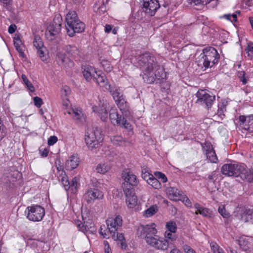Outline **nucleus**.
<instances>
[{
    "label": "nucleus",
    "mask_w": 253,
    "mask_h": 253,
    "mask_svg": "<svg viewBox=\"0 0 253 253\" xmlns=\"http://www.w3.org/2000/svg\"><path fill=\"white\" fill-rule=\"evenodd\" d=\"M138 63L142 69L143 79L148 84H152L163 78V69L156 62L155 57L149 52H145L138 57Z\"/></svg>",
    "instance_id": "f257e3e1"
},
{
    "label": "nucleus",
    "mask_w": 253,
    "mask_h": 253,
    "mask_svg": "<svg viewBox=\"0 0 253 253\" xmlns=\"http://www.w3.org/2000/svg\"><path fill=\"white\" fill-rule=\"evenodd\" d=\"M157 230L154 223L138 226L136 229L137 236L144 239L146 243L157 250H167L169 246L168 240L157 235Z\"/></svg>",
    "instance_id": "f03ea898"
},
{
    "label": "nucleus",
    "mask_w": 253,
    "mask_h": 253,
    "mask_svg": "<svg viewBox=\"0 0 253 253\" xmlns=\"http://www.w3.org/2000/svg\"><path fill=\"white\" fill-rule=\"evenodd\" d=\"M66 29L68 35L71 37L74 36L76 33L84 31L85 24L78 18L76 11H70L66 16Z\"/></svg>",
    "instance_id": "7ed1b4c3"
},
{
    "label": "nucleus",
    "mask_w": 253,
    "mask_h": 253,
    "mask_svg": "<svg viewBox=\"0 0 253 253\" xmlns=\"http://www.w3.org/2000/svg\"><path fill=\"white\" fill-rule=\"evenodd\" d=\"M201 56L200 62L203 64L205 69L214 65L218 62L219 57L216 50L212 47L204 49Z\"/></svg>",
    "instance_id": "20e7f679"
},
{
    "label": "nucleus",
    "mask_w": 253,
    "mask_h": 253,
    "mask_svg": "<svg viewBox=\"0 0 253 253\" xmlns=\"http://www.w3.org/2000/svg\"><path fill=\"white\" fill-rule=\"evenodd\" d=\"M103 140L100 129L97 127L88 129L85 135V141L88 147L92 149L97 148Z\"/></svg>",
    "instance_id": "39448f33"
},
{
    "label": "nucleus",
    "mask_w": 253,
    "mask_h": 253,
    "mask_svg": "<svg viewBox=\"0 0 253 253\" xmlns=\"http://www.w3.org/2000/svg\"><path fill=\"white\" fill-rule=\"evenodd\" d=\"M62 22L60 15H58L54 17L45 31V36L47 40L52 41L57 37L61 30Z\"/></svg>",
    "instance_id": "423d86ee"
},
{
    "label": "nucleus",
    "mask_w": 253,
    "mask_h": 253,
    "mask_svg": "<svg viewBox=\"0 0 253 253\" xmlns=\"http://www.w3.org/2000/svg\"><path fill=\"white\" fill-rule=\"evenodd\" d=\"M123 223L122 218L120 215H117L115 218H108L106 220V224L107 226L108 231L106 232L105 226H101L100 228L99 233L103 236L104 238H109L108 237V233L110 234L113 233H116L118 228L122 226Z\"/></svg>",
    "instance_id": "0eeeda50"
},
{
    "label": "nucleus",
    "mask_w": 253,
    "mask_h": 253,
    "mask_svg": "<svg viewBox=\"0 0 253 253\" xmlns=\"http://www.w3.org/2000/svg\"><path fill=\"white\" fill-rule=\"evenodd\" d=\"M197 100L196 103L209 110L212 106L215 96L208 93L205 90H198L196 94Z\"/></svg>",
    "instance_id": "6e6552de"
},
{
    "label": "nucleus",
    "mask_w": 253,
    "mask_h": 253,
    "mask_svg": "<svg viewBox=\"0 0 253 253\" xmlns=\"http://www.w3.org/2000/svg\"><path fill=\"white\" fill-rule=\"evenodd\" d=\"M122 177L124 182L122 184L123 189L125 188L134 189L133 186H136L138 183V180L136 176L129 169H126L123 171Z\"/></svg>",
    "instance_id": "1a4fd4ad"
},
{
    "label": "nucleus",
    "mask_w": 253,
    "mask_h": 253,
    "mask_svg": "<svg viewBox=\"0 0 253 253\" xmlns=\"http://www.w3.org/2000/svg\"><path fill=\"white\" fill-rule=\"evenodd\" d=\"M125 116L119 115L116 109L112 108L109 111V118L111 123L114 125L122 126L125 128L131 129V125L127 122Z\"/></svg>",
    "instance_id": "9d476101"
},
{
    "label": "nucleus",
    "mask_w": 253,
    "mask_h": 253,
    "mask_svg": "<svg viewBox=\"0 0 253 253\" xmlns=\"http://www.w3.org/2000/svg\"><path fill=\"white\" fill-rule=\"evenodd\" d=\"M28 213L27 217L31 221H41L45 214L44 209L40 206L36 205L27 208Z\"/></svg>",
    "instance_id": "9b49d317"
},
{
    "label": "nucleus",
    "mask_w": 253,
    "mask_h": 253,
    "mask_svg": "<svg viewBox=\"0 0 253 253\" xmlns=\"http://www.w3.org/2000/svg\"><path fill=\"white\" fill-rule=\"evenodd\" d=\"M243 169V166L237 164H226L221 168V172L227 176L238 177L240 170Z\"/></svg>",
    "instance_id": "f8f14e48"
},
{
    "label": "nucleus",
    "mask_w": 253,
    "mask_h": 253,
    "mask_svg": "<svg viewBox=\"0 0 253 253\" xmlns=\"http://www.w3.org/2000/svg\"><path fill=\"white\" fill-rule=\"evenodd\" d=\"M141 2H143L144 12L151 16L155 15L156 10L160 6L158 0H141Z\"/></svg>",
    "instance_id": "ddd939ff"
},
{
    "label": "nucleus",
    "mask_w": 253,
    "mask_h": 253,
    "mask_svg": "<svg viewBox=\"0 0 253 253\" xmlns=\"http://www.w3.org/2000/svg\"><path fill=\"white\" fill-rule=\"evenodd\" d=\"M126 198V204L129 208H134L137 203V197L135 195L134 189L125 188L123 189Z\"/></svg>",
    "instance_id": "4468645a"
},
{
    "label": "nucleus",
    "mask_w": 253,
    "mask_h": 253,
    "mask_svg": "<svg viewBox=\"0 0 253 253\" xmlns=\"http://www.w3.org/2000/svg\"><path fill=\"white\" fill-rule=\"evenodd\" d=\"M87 203H91L95 200H100L103 198V193L97 189H90L84 195Z\"/></svg>",
    "instance_id": "2eb2a0df"
},
{
    "label": "nucleus",
    "mask_w": 253,
    "mask_h": 253,
    "mask_svg": "<svg viewBox=\"0 0 253 253\" xmlns=\"http://www.w3.org/2000/svg\"><path fill=\"white\" fill-rule=\"evenodd\" d=\"M115 102H116L118 107L120 108L123 116H125L126 118L129 117L130 112L129 110V106L127 102L126 101L125 96L118 99V100H116Z\"/></svg>",
    "instance_id": "dca6fc26"
},
{
    "label": "nucleus",
    "mask_w": 253,
    "mask_h": 253,
    "mask_svg": "<svg viewBox=\"0 0 253 253\" xmlns=\"http://www.w3.org/2000/svg\"><path fill=\"white\" fill-rule=\"evenodd\" d=\"M83 69V75L85 80L88 82L93 80L97 72L95 69L89 65L84 66Z\"/></svg>",
    "instance_id": "f3484780"
},
{
    "label": "nucleus",
    "mask_w": 253,
    "mask_h": 253,
    "mask_svg": "<svg viewBox=\"0 0 253 253\" xmlns=\"http://www.w3.org/2000/svg\"><path fill=\"white\" fill-rule=\"evenodd\" d=\"M93 81L95 82L100 87H105L106 89L108 86H111L108 84V81L104 74L97 72Z\"/></svg>",
    "instance_id": "a211bd4d"
},
{
    "label": "nucleus",
    "mask_w": 253,
    "mask_h": 253,
    "mask_svg": "<svg viewBox=\"0 0 253 253\" xmlns=\"http://www.w3.org/2000/svg\"><path fill=\"white\" fill-rule=\"evenodd\" d=\"M19 175V173L17 171H10L5 174L3 178V181L7 185L13 184Z\"/></svg>",
    "instance_id": "6ab92c4d"
},
{
    "label": "nucleus",
    "mask_w": 253,
    "mask_h": 253,
    "mask_svg": "<svg viewBox=\"0 0 253 253\" xmlns=\"http://www.w3.org/2000/svg\"><path fill=\"white\" fill-rule=\"evenodd\" d=\"M107 89L109 91L115 101L125 96L123 94V91L119 87L108 86Z\"/></svg>",
    "instance_id": "aec40b11"
},
{
    "label": "nucleus",
    "mask_w": 253,
    "mask_h": 253,
    "mask_svg": "<svg viewBox=\"0 0 253 253\" xmlns=\"http://www.w3.org/2000/svg\"><path fill=\"white\" fill-rule=\"evenodd\" d=\"M239 176L243 180H246L249 182H253V170L252 169H246L243 167V169L240 170Z\"/></svg>",
    "instance_id": "412c9836"
},
{
    "label": "nucleus",
    "mask_w": 253,
    "mask_h": 253,
    "mask_svg": "<svg viewBox=\"0 0 253 253\" xmlns=\"http://www.w3.org/2000/svg\"><path fill=\"white\" fill-rule=\"evenodd\" d=\"M79 158L76 156L73 155L66 161L65 168L67 170H72L76 168L79 165Z\"/></svg>",
    "instance_id": "4be33fe9"
},
{
    "label": "nucleus",
    "mask_w": 253,
    "mask_h": 253,
    "mask_svg": "<svg viewBox=\"0 0 253 253\" xmlns=\"http://www.w3.org/2000/svg\"><path fill=\"white\" fill-rule=\"evenodd\" d=\"M68 113L72 115L73 119L78 122H83L85 120L84 114L81 109L78 108L73 109L68 111Z\"/></svg>",
    "instance_id": "5701e85b"
},
{
    "label": "nucleus",
    "mask_w": 253,
    "mask_h": 253,
    "mask_svg": "<svg viewBox=\"0 0 253 253\" xmlns=\"http://www.w3.org/2000/svg\"><path fill=\"white\" fill-rule=\"evenodd\" d=\"M57 58L58 61L60 62L62 65L65 67H72L73 66L72 61L63 53L58 52L57 53Z\"/></svg>",
    "instance_id": "b1692460"
},
{
    "label": "nucleus",
    "mask_w": 253,
    "mask_h": 253,
    "mask_svg": "<svg viewBox=\"0 0 253 253\" xmlns=\"http://www.w3.org/2000/svg\"><path fill=\"white\" fill-rule=\"evenodd\" d=\"M92 108L94 112L97 113L98 115L102 121L105 122L107 121L108 119V113L106 107L103 106L99 107L94 106Z\"/></svg>",
    "instance_id": "393cba45"
},
{
    "label": "nucleus",
    "mask_w": 253,
    "mask_h": 253,
    "mask_svg": "<svg viewBox=\"0 0 253 253\" xmlns=\"http://www.w3.org/2000/svg\"><path fill=\"white\" fill-rule=\"evenodd\" d=\"M66 52L73 58H76L79 56L80 50L74 45H67L64 47Z\"/></svg>",
    "instance_id": "a878e982"
},
{
    "label": "nucleus",
    "mask_w": 253,
    "mask_h": 253,
    "mask_svg": "<svg viewBox=\"0 0 253 253\" xmlns=\"http://www.w3.org/2000/svg\"><path fill=\"white\" fill-rule=\"evenodd\" d=\"M241 220L245 222L251 221L253 220V211L250 209H242Z\"/></svg>",
    "instance_id": "bb28decb"
},
{
    "label": "nucleus",
    "mask_w": 253,
    "mask_h": 253,
    "mask_svg": "<svg viewBox=\"0 0 253 253\" xmlns=\"http://www.w3.org/2000/svg\"><path fill=\"white\" fill-rule=\"evenodd\" d=\"M166 192L170 199L174 201L179 199L181 194L177 189L170 187L167 189Z\"/></svg>",
    "instance_id": "cd10ccee"
},
{
    "label": "nucleus",
    "mask_w": 253,
    "mask_h": 253,
    "mask_svg": "<svg viewBox=\"0 0 253 253\" xmlns=\"http://www.w3.org/2000/svg\"><path fill=\"white\" fill-rule=\"evenodd\" d=\"M14 44L16 49L19 52L20 56L24 57L25 54L23 51L22 41L20 40L18 37H14Z\"/></svg>",
    "instance_id": "c85d7f7f"
},
{
    "label": "nucleus",
    "mask_w": 253,
    "mask_h": 253,
    "mask_svg": "<svg viewBox=\"0 0 253 253\" xmlns=\"http://www.w3.org/2000/svg\"><path fill=\"white\" fill-rule=\"evenodd\" d=\"M108 0H102V4L100 6L95 4L93 7L94 11L99 14L104 13L107 10L106 4L108 3Z\"/></svg>",
    "instance_id": "c756f323"
},
{
    "label": "nucleus",
    "mask_w": 253,
    "mask_h": 253,
    "mask_svg": "<svg viewBox=\"0 0 253 253\" xmlns=\"http://www.w3.org/2000/svg\"><path fill=\"white\" fill-rule=\"evenodd\" d=\"M247 122L244 125L243 128L249 132H253V114L247 116Z\"/></svg>",
    "instance_id": "7c9ffc66"
},
{
    "label": "nucleus",
    "mask_w": 253,
    "mask_h": 253,
    "mask_svg": "<svg viewBox=\"0 0 253 253\" xmlns=\"http://www.w3.org/2000/svg\"><path fill=\"white\" fill-rule=\"evenodd\" d=\"M111 167L110 164L107 163H101L97 165L96 170L97 172L103 174L108 171Z\"/></svg>",
    "instance_id": "2f4dec72"
},
{
    "label": "nucleus",
    "mask_w": 253,
    "mask_h": 253,
    "mask_svg": "<svg viewBox=\"0 0 253 253\" xmlns=\"http://www.w3.org/2000/svg\"><path fill=\"white\" fill-rule=\"evenodd\" d=\"M227 104L228 102L226 100H223L220 103L218 104V109L217 112V115L221 118L225 116L224 113L226 111Z\"/></svg>",
    "instance_id": "473e14b6"
},
{
    "label": "nucleus",
    "mask_w": 253,
    "mask_h": 253,
    "mask_svg": "<svg viewBox=\"0 0 253 253\" xmlns=\"http://www.w3.org/2000/svg\"><path fill=\"white\" fill-rule=\"evenodd\" d=\"M111 140L114 144L121 146L126 145V143H129L126 138L120 135L114 136Z\"/></svg>",
    "instance_id": "72a5a7b5"
},
{
    "label": "nucleus",
    "mask_w": 253,
    "mask_h": 253,
    "mask_svg": "<svg viewBox=\"0 0 253 253\" xmlns=\"http://www.w3.org/2000/svg\"><path fill=\"white\" fill-rule=\"evenodd\" d=\"M207 158L212 163H216L217 158L215 152L212 148L207 150L206 152Z\"/></svg>",
    "instance_id": "f704fd0d"
},
{
    "label": "nucleus",
    "mask_w": 253,
    "mask_h": 253,
    "mask_svg": "<svg viewBox=\"0 0 253 253\" xmlns=\"http://www.w3.org/2000/svg\"><path fill=\"white\" fill-rule=\"evenodd\" d=\"M79 181V178L77 177H75L72 179L70 184V189H71L73 193H76L80 187V184Z\"/></svg>",
    "instance_id": "c9c22d12"
},
{
    "label": "nucleus",
    "mask_w": 253,
    "mask_h": 253,
    "mask_svg": "<svg viewBox=\"0 0 253 253\" xmlns=\"http://www.w3.org/2000/svg\"><path fill=\"white\" fill-rule=\"evenodd\" d=\"M147 183L155 189H158L161 188V182L154 175L152 178H149V180H148Z\"/></svg>",
    "instance_id": "e433bc0d"
},
{
    "label": "nucleus",
    "mask_w": 253,
    "mask_h": 253,
    "mask_svg": "<svg viewBox=\"0 0 253 253\" xmlns=\"http://www.w3.org/2000/svg\"><path fill=\"white\" fill-rule=\"evenodd\" d=\"M33 44L37 49L43 48V43L41 37L38 35H36L34 38Z\"/></svg>",
    "instance_id": "4c0bfd02"
},
{
    "label": "nucleus",
    "mask_w": 253,
    "mask_h": 253,
    "mask_svg": "<svg viewBox=\"0 0 253 253\" xmlns=\"http://www.w3.org/2000/svg\"><path fill=\"white\" fill-rule=\"evenodd\" d=\"M166 227L168 229L167 231L172 233H175L177 230V225L175 222L170 221L168 222L166 225Z\"/></svg>",
    "instance_id": "58836bf2"
},
{
    "label": "nucleus",
    "mask_w": 253,
    "mask_h": 253,
    "mask_svg": "<svg viewBox=\"0 0 253 253\" xmlns=\"http://www.w3.org/2000/svg\"><path fill=\"white\" fill-rule=\"evenodd\" d=\"M101 64L104 70L109 73L113 69V66L111 65L110 62L107 60H102Z\"/></svg>",
    "instance_id": "ea45409f"
},
{
    "label": "nucleus",
    "mask_w": 253,
    "mask_h": 253,
    "mask_svg": "<svg viewBox=\"0 0 253 253\" xmlns=\"http://www.w3.org/2000/svg\"><path fill=\"white\" fill-rule=\"evenodd\" d=\"M21 78L26 85L27 88L31 91L34 92L35 91V87L33 84L29 81L26 75L22 74L21 76Z\"/></svg>",
    "instance_id": "a19ab883"
},
{
    "label": "nucleus",
    "mask_w": 253,
    "mask_h": 253,
    "mask_svg": "<svg viewBox=\"0 0 253 253\" xmlns=\"http://www.w3.org/2000/svg\"><path fill=\"white\" fill-rule=\"evenodd\" d=\"M157 211V207L152 206L144 211V215L147 217H150L156 213Z\"/></svg>",
    "instance_id": "79ce46f5"
},
{
    "label": "nucleus",
    "mask_w": 253,
    "mask_h": 253,
    "mask_svg": "<svg viewBox=\"0 0 253 253\" xmlns=\"http://www.w3.org/2000/svg\"><path fill=\"white\" fill-rule=\"evenodd\" d=\"M218 211L221 215L224 218H228L230 216V213L226 210L224 206H220Z\"/></svg>",
    "instance_id": "37998d69"
},
{
    "label": "nucleus",
    "mask_w": 253,
    "mask_h": 253,
    "mask_svg": "<svg viewBox=\"0 0 253 253\" xmlns=\"http://www.w3.org/2000/svg\"><path fill=\"white\" fill-rule=\"evenodd\" d=\"M111 235L112 236V238L114 240L120 241L122 242V244H123L124 242H125L124 234L122 233L119 234L117 232H116V233H113L111 234Z\"/></svg>",
    "instance_id": "c03bdc74"
},
{
    "label": "nucleus",
    "mask_w": 253,
    "mask_h": 253,
    "mask_svg": "<svg viewBox=\"0 0 253 253\" xmlns=\"http://www.w3.org/2000/svg\"><path fill=\"white\" fill-rule=\"evenodd\" d=\"M248 56L252 59L253 58V42H250L248 44L245 49Z\"/></svg>",
    "instance_id": "a18cd8bd"
},
{
    "label": "nucleus",
    "mask_w": 253,
    "mask_h": 253,
    "mask_svg": "<svg viewBox=\"0 0 253 253\" xmlns=\"http://www.w3.org/2000/svg\"><path fill=\"white\" fill-rule=\"evenodd\" d=\"M211 247L213 253H224L223 250L215 242L211 243Z\"/></svg>",
    "instance_id": "49530a36"
},
{
    "label": "nucleus",
    "mask_w": 253,
    "mask_h": 253,
    "mask_svg": "<svg viewBox=\"0 0 253 253\" xmlns=\"http://www.w3.org/2000/svg\"><path fill=\"white\" fill-rule=\"evenodd\" d=\"M154 175L158 178L160 179L161 181L165 183L167 181V177L165 174L160 171H156L154 172Z\"/></svg>",
    "instance_id": "de8ad7c7"
},
{
    "label": "nucleus",
    "mask_w": 253,
    "mask_h": 253,
    "mask_svg": "<svg viewBox=\"0 0 253 253\" xmlns=\"http://www.w3.org/2000/svg\"><path fill=\"white\" fill-rule=\"evenodd\" d=\"M165 236L166 238L170 240L172 242L175 241L176 239V236L175 233H172L167 231L165 233Z\"/></svg>",
    "instance_id": "09e8293b"
},
{
    "label": "nucleus",
    "mask_w": 253,
    "mask_h": 253,
    "mask_svg": "<svg viewBox=\"0 0 253 253\" xmlns=\"http://www.w3.org/2000/svg\"><path fill=\"white\" fill-rule=\"evenodd\" d=\"M198 213L207 217H211V213L209 211V210L204 207L199 210Z\"/></svg>",
    "instance_id": "8fccbe9b"
},
{
    "label": "nucleus",
    "mask_w": 253,
    "mask_h": 253,
    "mask_svg": "<svg viewBox=\"0 0 253 253\" xmlns=\"http://www.w3.org/2000/svg\"><path fill=\"white\" fill-rule=\"evenodd\" d=\"M245 75L246 73L244 71H239L238 73V76L243 84H246L247 83V80L245 77Z\"/></svg>",
    "instance_id": "3c124183"
},
{
    "label": "nucleus",
    "mask_w": 253,
    "mask_h": 253,
    "mask_svg": "<svg viewBox=\"0 0 253 253\" xmlns=\"http://www.w3.org/2000/svg\"><path fill=\"white\" fill-rule=\"evenodd\" d=\"M58 180L60 182H63L66 179L68 178L67 175L66 174L65 172L63 170H59Z\"/></svg>",
    "instance_id": "603ef678"
},
{
    "label": "nucleus",
    "mask_w": 253,
    "mask_h": 253,
    "mask_svg": "<svg viewBox=\"0 0 253 253\" xmlns=\"http://www.w3.org/2000/svg\"><path fill=\"white\" fill-rule=\"evenodd\" d=\"M34 102L35 105L38 108L41 107L42 105L43 104V101H42V99L38 96H36V97H34Z\"/></svg>",
    "instance_id": "864d4df0"
},
{
    "label": "nucleus",
    "mask_w": 253,
    "mask_h": 253,
    "mask_svg": "<svg viewBox=\"0 0 253 253\" xmlns=\"http://www.w3.org/2000/svg\"><path fill=\"white\" fill-rule=\"evenodd\" d=\"M61 93L62 95L67 96L70 93V89L67 86H63L61 89Z\"/></svg>",
    "instance_id": "5fc2aeb1"
},
{
    "label": "nucleus",
    "mask_w": 253,
    "mask_h": 253,
    "mask_svg": "<svg viewBox=\"0 0 253 253\" xmlns=\"http://www.w3.org/2000/svg\"><path fill=\"white\" fill-rule=\"evenodd\" d=\"M61 184L66 191L68 190L70 188V183L69 181L68 178L66 179L63 182H62Z\"/></svg>",
    "instance_id": "6e6d98bb"
},
{
    "label": "nucleus",
    "mask_w": 253,
    "mask_h": 253,
    "mask_svg": "<svg viewBox=\"0 0 253 253\" xmlns=\"http://www.w3.org/2000/svg\"><path fill=\"white\" fill-rule=\"evenodd\" d=\"M225 17L228 20H230L231 22H236L237 21V15L234 14L232 15L228 14L225 15Z\"/></svg>",
    "instance_id": "4d7b16f0"
},
{
    "label": "nucleus",
    "mask_w": 253,
    "mask_h": 253,
    "mask_svg": "<svg viewBox=\"0 0 253 253\" xmlns=\"http://www.w3.org/2000/svg\"><path fill=\"white\" fill-rule=\"evenodd\" d=\"M153 176L152 174L146 171L144 172L143 170H142V177L144 179L147 180V182L148 180H149V178H152Z\"/></svg>",
    "instance_id": "13d9d810"
},
{
    "label": "nucleus",
    "mask_w": 253,
    "mask_h": 253,
    "mask_svg": "<svg viewBox=\"0 0 253 253\" xmlns=\"http://www.w3.org/2000/svg\"><path fill=\"white\" fill-rule=\"evenodd\" d=\"M57 141V138L55 136H51L48 139V144L50 146L54 145Z\"/></svg>",
    "instance_id": "bf43d9fd"
},
{
    "label": "nucleus",
    "mask_w": 253,
    "mask_h": 253,
    "mask_svg": "<svg viewBox=\"0 0 253 253\" xmlns=\"http://www.w3.org/2000/svg\"><path fill=\"white\" fill-rule=\"evenodd\" d=\"M44 47H43V48H41V49H37L38 54L42 61H44L46 59L44 54Z\"/></svg>",
    "instance_id": "052dcab7"
},
{
    "label": "nucleus",
    "mask_w": 253,
    "mask_h": 253,
    "mask_svg": "<svg viewBox=\"0 0 253 253\" xmlns=\"http://www.w3.org/2000/svg\"><path fill=\"white\" fill-rule=\"evenodd\" d=\"M183 249L186 253H196L192 249L187 245H185L183 247Z\"/></svg>",
    "instance_id": "680f3d73"
},
{
    "label": "nucleus",
    "mask_w": 253,
    "mask_h": 253,
    "mask_svg": "<svg viewBox=\"0 0 253 253\" xmlns=\"http://www.w3.org/2000/svg\"><path fill=\"white\" fill-rule=\"evenodd\" d=\"M17 27L14 24H12L10 25V26L8 28V31L9 33L12 34L15 32Z\"/></svg>",
    "instance_id": "e2e57ef3"
},
{
    "label": "nucleus",
    "mask_w": 253,
    "mask_h": 253,
    "mask_svg": "<svg viewBox=\"0 0 253 253\" xmlns=\"http://www.w3.org/2000/svg\"><path fill=\"white\" fill-rule=\"evenodd\" d=\"M183 201L187 207H190L192 206L190 200L187 197H184Z\"/></svg>",
    "instance_id": "0e129e2a"
},
{
    "label": "nucleus",
    "mask_w": 253,
    "mask_h": 253,
    "mask_svg": "<svg viewBox=\"0 0 253 253\" xmlns=\"http://www.w3.org/2000/svg\"><path fill=\"white\" fill-rule=\"evenodd\" d=\"M79 223H77V226L79 228V230L84 231L85 230V228L84 227V225L82 223H81L80 221L78 222Z\"/></svg>",
    "instance_id": "69168bd1"
},
{
    "label": "nucleus",
    "mask_w": 253,
    "mask_h": 253,
    "mask_svg": "<svg viewBox=\"0 0 253 253\" xmlns=\"http://www.w3.org/2000/svg\"><path fill=\"white\" fill-rule=\"evenodd\" d=\"M240 121L243 123V125L247 122V116L246 117L245 116H241L239 118Z\"/></svg>",
    "instance_id": "338daca9"
},
{
    "label": "nucleus",
    "mask_w": 253,
    "mask_h": 253,
    "mask_svg": "<svg viewBox=\"0 0 253 253\" xmlns=\"http://www.w3.org/2000/svg\"><path fill=\"white\" fill-rule=\"evenodd\" d=\"M41 152V156L43 157H46L47 156L48 154V151L46 149H44L42 151L41 150H40Z\"/></svg>",
    "instance_id": "774afa93"
}]
</instances>
